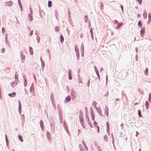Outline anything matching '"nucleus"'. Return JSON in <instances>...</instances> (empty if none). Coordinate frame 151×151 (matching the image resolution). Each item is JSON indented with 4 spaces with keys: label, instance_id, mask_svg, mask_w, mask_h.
I'll return each mask as SVG.
<instances>
[{
    "label": "nucleus",
    "instance_id": "1",
    "mask_svg": "<svg viewBox=\"0 0 151 151\" xmlns=\"http://www.w3.org/2000/svg\"><path fill=\"white\" fill-rule=\"evenodd\" d=\"M63 124L64 127L65 129V130L68 133L69 131L68 128V125L66 122L65 121H64Z\"/></svg>",
    "mask_w": 151,
    "mask_h": 151
},
{
    "label": "nucleus",
    "instance_id": "2",
    "mask_svg": "<svg viewBox=\"0 0 151 151\" xmlns=\"http://www.w3.org/2000/svg\"><path fill=\"white\" fill-rule=\"evenodd\" d=\"M40 125L41 127L42 130V131H44V127L43 121L42 120H41L40 121Z\"/></svg>",
    "mask_w": 151,
    "mask_h": 151
},
{
    "label": "nucleus",
    "instance_id": "3",
    "mask_svg": "<svg viewBox=\"0 0 151 151\" xmlns=\"http://www.w3.org/2000/svg\"><path fill=\"white\" fill-rule=\"evenodd\" d=\"M20 54L21 57L22 61V63H24V62L25 56L24 55L22 51L21 52Z\"/></svg>",
    "mask_w": 151,
    "mask_h": 151
},
{
    "label": "nucleus",
    "instance_id": "4",
    "mask_svg": "<svg viewBox=\"0 0 151 151\" xmlns=\"http://www.w3.org/2000/svg\"><path fill=\"white\" fill-rule=\"evenodd\" d=\"M13 3L12 1H10L8 2H6L4 5L6 6H11L13 5Z\"/></svg>",
    "mask_w": 151,
    "mask_h": 151
},
{
    "label": "nucleus",
    "instance_id": "5",
    "mask_svg": "<svg viewBox=\"0 0 151 151\" xmlns=\"http://www.w3.org/2000/svg\"><path fill=\"white\" fill-rule=\"evenodd\" d=\"M90 114L92 118V119L93 121H94L95 119V115L93 111V109L90 111Z\"/></svg>",
    "mask_w": 151,
    "mask_h": 151
},
{
    "label": "nucleus",
    "instance_id": "6",
    "mask_svg": "<svg viewBox=\"0 0 151 151\" xmlns=\"http://www.w3.org/2000/svg\"><path fill=\"white\" fill-rule=\"evenodd\" d=\"M57 107H58V111L59 115H62V111L61 110L60 107L59 105H58Z\"/></svg>",
    "mask_w": 151,
    "mask_h": 151
},
{
    "label": "nucleus",
    "instance_id": "7",
    "mask_svg": "<svg viewBox=\"0 0 151 151\" xmlns=\"http://www.w3.org/2000/svg\"><path fill=\"white\" fill-rule=\"evenodd\" d=\"M50 127L55 125V122L53 118L52 117L50 121Z\"/></svg>",
    "mask_w": 151,
    "mask_h": 151
},
{
    "label": "nucleus",
    "instance_id": "8",
    "mask_svg": "<svg viewBox=\"0 0 151 151\" xmlns=\"http://www.w3.org/2000/svg\"><path fill=\"white\" fill-rule=\"evenodd\" d=\"M23 77L24 80V84L25 87H26L27 85V81L26 77L25 75H23Z\"/></svg>",
    "mask_w": 151,
    "mask_h": 151
},
{
    "label": "nucleus",
    "instance_id": "9",
    "mask_svg": "<svg viewBox=\"0 0 151 151\" xmlns=\"http://www.w3.org/2000/svg\"><path fill=\"white\" fill-rule=\"evenodd\" d=\"M96 111L99 114V115L101 116H102V112L101 109L99 107H97L96 108Z\"/></svg>",
    "mask_w": 151,
    "mask_h": 151
},
{
    "label": "nucleus",
    "instance_id": "10",
    "mask_svg": "<svg viewBox=\"0 0 151 151\" xmlns=\"http://www.w3.org/2000/svg\"><path fill=\"white\" fill-rule=\"evenodd\" d=\"M65 100V103H68L69 102L71 99V97L69 96H68L66 98Z\"/></svg>",
    "mask_w": 151,
    "mask_h": 151
},
{
    "label": "nucleus",
    "instance_id": "11",
    "mask_svg": "<svg viewBox=\"0 0 151 151\" xmlns=\"http://www.w3.org/2000/svg\"><path fill=\"white\" fill-rule=\"evenodd\" d=\"M46 133L48 139L49 140H51V138L50 137V132L49 131H47L46 132Z\"/></svg>",
    "mask_w": 151,
    "mask_h": 151
},
{
    "label": "nucleus",
    "instance_id": "12",
    "mask_svg": "<svg viewBox=\"0 0 151 151\" xmlns=\"http://www.w3.org/2000/svg\"><path fill=\"white\" fill-rule=\"evenodd\" d=\"M79 119L81 126L83 127V128H84V124L83 118V117H81L79 118Z\"/></svg>",
    "mask_w": 151,
    "mask_h": 151
},
{
    "label": "nucleus",
    "instance_id": "13",
    "mask_svg": "<svg viewBox=\"0 0 151 151\" xmlns=\"http://www.w3.org/2000/svg\"><path fill=\"white\" fill-rule=\"evenodd\" d=\"M104 111L105 113L106 114V116H108V109L106 106H105V107L104 108Z\"/></svg>",
    "mask_w": 151,
    "mask_h": 151
},
{
    "label": "nucleus",
    "instance_id": "14",
    "mask_svg": "<svg viewBox=\"0 0 151 151\" xmlns=\"http://www.w3.org/2000/svg\"><path fill=\"white\" fill-rule=\"evenodd\" d=\"M16 95V93L15 92H12L11 93L8 94V95L10 97H14Z\"/></svg>",
    "mask_w": 151,
    "mask_h": 151
},
{
    "label": "nucleus",
    "instance_id": "15",
    "mask_svg": "<svg viewBox=\"0 0 151 151\" xmlns=\"http://www.w3.org/2000/svg\"><path fill=\"white\" fill-rule=\"evenodd\" d=\"M145 31V28L144 27H142L140 31V35L142 36H143V34L144 33Z\"/></svg>",
    "mask_w": 151,
    "mask_h": 151
},
{
    "label": "nucleus",
    "instance_id": "16",
    "mask_svg": "<svg viewBox=\"0 0 151 151\" xmlns=\"http://www.w3.org/2000/svg\"><path fill=\"white\" fill-rule=\"evenodd\" d=\"M82 143L83 145L84 146V148L86 150H88V148L86 146V143H85L84 141L83 140H82Z\"/></svg>",
    "mask_w": 151,
    "mask_h": 151
},
{
    "label": "nucleus",
    "instance_id": "17",
    "mask_svg": "<svg viewBox=\"0 0 151 151\" xmlns=\"http://www.w3.org/2000/svg\"><path fill=\"white\" fill-rule=\"evenodd\" d=\"M148 17L149 19L147 21V24H149L150 22L151 21V14L150 13H149L148 14Z\"/></svg>",
    "mask_w": 151,
    "mask_h": 151
},
{
    "label": "nucleus",
    "instance_id": "18",
    "mask_svg": "<svg viewBox=\"0 0 151 151\" xmlns=\"http://www.w3.org/2000/svg\"><path fill=\"white\" fill-rule=\"evenodd\" d=\"M68 21L70 24V25L72 26V24H73V22H72V20L71 19V17H68Z\"/></svg>",
    "mask_w": 151,
    "mask_h": 151
},
{
    "label": "nucleus",
    "instance_id": "19",
    "mask_svg": "<svg viewBox=\"0 0 151 151\" xmlns=\"http://www.w3.org/2000/svg\"><path fill=\"white\" fill-rule=\"evenodd\" d=\"M39 12L40 17L42 18H43V17L42 16V14H43L44 15H45V13L42 10H40V9H39Z\"/></svg>",
    "mask_w": 151,
    "mask_h": 151
},
{
    "label": "nucleus",
    "instance_id": "20",
    "mask_svg": "<svg viewBox=\"0 0 151 151\" xmlns=\"http://www.w3.org/2000/svg\"><path fill=\"white\" fill-rule=\"evenodd\" d=\"M60 42L61 43H62L64 40V39L63 36L62 35H60Z\"/></svg>",
    "mask_w": 151,
    "mask_h": 151
},
{
    "label": "nucleus",
    "instance_id": "21",
    "mask_svg": "<svg viewBox=\"0 0 151 151\" xmlns=\"http://www.w3.org/2000/svg\"><path fill=\"white\" fill-rule=\"evenodd\" d=\"M28 17H29V21L31 22L33 20V18L32 15H30V14H28Z\"/></svg>",
    "mask_w": 151,
    "mask_h": 151
},
{
    "label": "nucleus",
    "instance_id": "22",
    "mask_svg": "<svg viewBox=\"0 0 151 151\" xmlns=\"http://www.w3.org/2000/svg\"><path fill=\"white\" fill-rule=\"evenodd\" d=\"M59 118L60 122V123L62 124L63 123V117L62 115H59Z\"/></svg>",
    "mask_w": 151,
    "mask_h": 151
},
{
    "label": "nucleus",
    "instance_id": "23",
    "mask_svg": "<svg viewBox=\"0 0 151 151\" xmlns=\"http://www.w3.org/2000/svg\"><path fill=\"white\" fill-rule=\"evenodd\" d=\"M111 137L112 138V143L114 145V136L113 134L112 133H111Z\"/></svg>",
    "mask_w": 151,
    "mask_h": 151
},
{
    "label": "nucleus",
    "instance_id": "24",
    "mask_svg": "<svg viewBox=\"0 0 151 151\" xmlns=\"http://www.w3.org/2000/svg\"><path fill=\"white\" fill-rule=\"evenodd\" d=\"M122 23H119L118 24V25L116 27V29H119L120 27H122V26L123 25Z\"/></svg>",
    "mask_w": 151,
    "mask_h": 151
},
{
    "label": "nucleus",
    "instance_id": "25",
    "mask_svg": "<svg viewBox=\"0 0 151 151\" xmlns=\"http://www.w3.org/2000/svg\"><path fill=\"white\" fill-rule=\"evenodd\" d=\"M50 96V99H51V102H52V101H54L53 94V93L51 92V93Z\"/></svg>",
    "mask_w": 151,
    "mask_h": 151
},
{
    "label": "nucleus",
    "instance_id": "26",
    "mask_svg": "<svg viewBox=\"0 0 151 151\" xmlns=\"http://www.w3.org/2000/svg\"><path fill=\"white\" fill-rule=\"evenodd\" d=\"M17 84V81H16L15 82H12L11 83V85L12 87H13Z\"/></svg>",
    "mask_w": 151,
    "mask_h": 151
},
{
    "label": "nucleus",
    "instance_id": "27",
    "mask_svg": "<svg viewBox=\"0 0 151 151\" xmlns=\"http://www.w3.org/2000/svg\"><path fill=\"white\" fill-rule=\"evenodd\" d=\"M29 51L30 52V54L31 55H32L33 54L32 48L31 47H29Z\"/></svg>",
    "mask_w": 151,
    "mask_h": 151
},
{
    "label": "nucleus",
    "instance_id": "28",
    "mask_svg": "<svg viewBox=\"0 0 151 151\" xmlns=\"http://www.w3.org/2000/svg\"><path fill=\"white\" fill-rule=\"evenodd\" d=\"M18 138L19 139V140L21 142H23V140L22 139V136H21L20 135H18Z\"/></svg>",
    "mask_w": 151,
    "mask_h": 151
},
{
    "label": "nucleus",
    "instance_id": "29",
    "mask_svg": "<svg viewBox=\"0 0 151 151\" xmlns=\"http://www.w3.org/2000/svg\"><path fill=\"white\" fill-rule=\"evenodd\" d=\"M143 16L144 17V18L147 17V13L145 10L144 11V13L143 14Z\"/></svg>",
    "mask_w": 151,
    "mask_h": 151
},
{
    "label": "nucleus",
    "instance_id": "30",
    "mask_svg": "<svg viewBox=\"0 0 151 151\" xmlns=\"http://www.w3.org/2000/svg\"><path fill=\"white\" fill-rule=\"evenodd\" d=\"M51 129L52 130V131L53 132H54L55 130V125H52V126H51L50 127Z\"/></svg>",
    "mask_w": 151,
    "mask_h": 151
},
{
    "label": "nucleus",
    "instance_id": "31",
    "mask_svg": "<svg viewBox=\"0 0 151 151\" xmlns=\"http://www.w3.org/2000/svg\"><path fill=\"white\" fill-rule=\"evenodd\" d=\"M100 7L101 10L103 9L104 5L102 2H100Z\"/></svg>",
    "mask_w": 151,
    "mask_h": 151
},
{
    "label": "nucleus",
    "instance_id": "32",
    "mask_svg": "<svg viewBox=\"0 0 151 151\" xmlns=\"http://www.w3.org/2000/svg\"><path fill=\"white\" fill-rule=\"evenodd\" d=\"M52 1H48V6L49 7L52 6Z\"/></svg>",
    "mask_w": 151,
    "mask_h": 151
},
{
    "label": "nucleus",
    "instance_id": "33",
    "mask_svg": "<svg viewBox=\"0 0 151 151\" xmlns=\"http://www.w3.org/2000/svg\"><path fill=\"white\" fill-rule=\"evenodd\" d=\"M36 39L37 41V42L38 43H39L40 42V37L38 35H37Z\"/></svg>",
    "mask_w": 151,
    "mask_h": 151
},
{
    "label": "nucleus",
    "instance_id": "34",
    "mask_svg": "<svg viewBox=\"0 0 151 151\" xmlns=\"http://www.w3.org/2000/svg\"><path fill=\"white\" fill-rule=\"evenodd\" d=\"M83 117V112L81 110H80V113L79 115V118H80L81 117Z\"/></svg>",
    "mask_w": 151,
    "mask_h": 151
},
{
    "label": "nucleus",
    "instance_id": "35",
    "mask_svg": "<svg viewBox=\"0 0 151 151\" xmlns=\"http://www.w3.org/2000/svg\"><path fill=\"white\" fill-rule=\"evenodd\" d=\"M81 48H82V50H81V52L83 53V52H84V46H83V43H82L81 44Z\"/></svg>",
    "mask_w": 151,
    "mask_h": 151
},
{
    "label": "nucleus",
    "instance_id": "36",
    "mask_svg": "<svg viewBox=\"0 0 151 151\" xmlns=\"http://www.w3.org/2000/svg\"><path fill=\"white\" fill-rule=\"evenodd\" d=\"M41 64H42V65H41L42 68V69H43L45 66V63L44 62V61H43L41 63Z\"/></svg>",
    "mask_w": 151,
    "mask_h": 151
},
{
    "label": "nucleus",
    "instance_id": "37",
    "mask_svg": "<svg viewBox=\"0 0 151 151\" xmlns=\"http://www.w3.org/2000/svg\"><path fill=\"white\" fill-rule=\"evenodd\" d=\"M138 115L140 117H142V116L141 115V111L140 110H138Z\"/></svg>",
    "mask_w": 151,
    "mask_h": 151
},
{
    "label": "nucleus",
    "instance_id": "38",
    "mask_svg": "<svg viewBox=\"0 0 151 151\" xmlns=\"http://www.w3.org/2000/svg\"><path fill=\"white\" fill-rule=\"evenodd\" d=\"M86 120L87 122H90V120L89 119V118L88 116L87 115V114H86Z\"/></svg>",
    "mask_w": 151,
    "mask_h": 151
},
{
    "label": "nucleus",
    "instance_id": "39",
    "mask_svg": "<svg viewBox=\"0 0 151 151\" xmlns=\"http://www.w3.org/2000/svg\"><path fill=\"white\" fill-rule=\"evenodd\" d=\"M76 56H77V59L78 60H79V52H76Z\"/></svg>",
    "mask_w": 151,
    "mask_h": 151
},
{
    "label": "nucleus",
    "instance_id": "40",
    "mask_svg": "<svg viewBox=\"0 0 151 151\" xmlns=\"http://www.w3.org/2000/svg\"><path fill=\"white\" fill-rule=\"evenodd\" d=\"M148 101H151V93H150L149 94V98L148 99Z\"/></svg>",
    "mask_w": 151,
    "mask_h": 151
},
{
    "label": "nucleus",
    "instance_id": "41",
    "mask_svg": "<svg viewBox=\"0 0 151 151\" xmlns=\"http://www.w3.org/2000/svg\"><path fill=\"white\" fill-rule=\"evenodd\" d=\"M138 25L139 27H141L142 26V24L140 21H139L138 22Z\"/></svg>",
    "mask_w": 151,
    "mask_h": 151
},
{
    "label": "nucleus",
    "instance_id": "42",
    "mask_svg": "<svg viewBox=\"0 0 151 151\" xmlns=\"http://www.w3.org/2000/svg\"><path fill=\"white\" fill-rule=\"evenodd\" d=\"M88 19V17L87 15H85L84 16L85 21L86 23H87Z\"/></svg>",
    "mask_w": 151,
    "mask_h": 151
},
{
    "label": "nucleus",
    "instance_id": "43",
    "mask_svg": "<svg viewBox=\"0 0 151 151\" xmlns=\"http://www.w3.org/2000/svg\"><path fill=\"white\" fill-rule=\"evenodd\" d=\"M5 138L6 143H9L7 136L6 134L5 135Z\"/></svg>",
    "mask_w": 151,
    "mask_h": 151
},
{
    "label": "nucleus",
    "instance_id": "44",
    "mask_svg": "<svg viewBox=\"0 0 151 151\" xmlns=\"http://www.w3.org/2000/svg\"><path fill=\"white\" fill-rule=\"evenodd\" d=\"M104 140L106 141L108 140V139L107 138V136L106 135H104Z\"/></svg>",
    "mask_w": 151,
    "mask_h": 151
},
{
    "label": "nucleus",
    "instance_id": "45",
    "mask_svg": "<svg viewBox=\"0 0 151 151\" xmlns=\"http://www.w3.org/2000/svg\"><path fill=\"white\" fill-rule=\"evenodd\" d=\"M55 29L56 32H58L59 30V29L58 27L57 26H56V27H55Z\"/></svg>",
    "mask_w": 151,
    "mask_h": 151
},
{
    "label": "nucleus",
    "instance_id": "46",
    "mask_svg": "<svg viewBox=\"0 0 151 151\" xmlns=\"http://www.w3.org/2000/svg\"><path fill=\"white\" fill-rule=\"evenodd\" d=\"M106 126H107V129H108V130L109 129H110V126L109 124V123L108 122H106Z\"/></svg>",
    "mask_w": 151,
    "mask_h": 151
},
{
    "label": "nucleus",
    "instance_id": "47",
    "mask_svg": "<svg viewBox=\"0 0 151 151\" xmlns=\"http://www.w3.org/2000/svg\"><path fill=\"white\" fill-rule=\"evenodd\" d=\"M34 88V84L33 83H32L31 86L30 88V91H31V90H32V89H33Z\"/></svg>",
    "mask_w": 151,
    "mask_h": 151
},
{
    "label": "nucleus",
    "instance_id": "48",
    "mask_svg": "<svg viewBox=\"0 0 151 151\" xmlns=\"http://www.w3.org/2000/svg\"><path fill=\"white\" fill-rule=\"evenodd\" d=\"M138 91L141 94H143L144 92L142 90L139 88L138 89Z\"/></svg>",
    "mask_w": 151,
    "mask_h": 151
},
{
    "label": "nucleus",
    "instance_id": "49",
    "mask_svg": "<svg viewBox=\"0 0 151 151\" xmlns=\"http://www.w3.org/2000/svg\"><path fill=\"white\" fill-rule=\"evenodd\" d=\"M19 108H22V105L21 103L20 102V101L19 100Z\"/></svg>",
    "mask_w": 151,
    "mask_h": 151
},
{
    "label": "nucleus",
    "instance_id": "50",
    "mask_svg": "<svg viewBox=\"0 0 151 151\" xmlns=\"http://www.w3.org/2000/svg\"><path fill=\"white\" fill-rule=\"evenodd\" d=\"M96 104H97V103L95 101H94L93 102L92 105L94 106V107L95 108V107L96 106Z\"/></svg>",
    "mask_w": 151,
    "mask_h": 151
},
{
    "label": "nucleus",
    "instance_id": "51",
    "mask_svg": "<svg viewBox=\"0 0 151 151\" xmlns=\"http://www.w3.org/2000/svg\"><path fill=\"white\" fill-rule=\"evenodd\" d=\"M25 121V118H23L22 119V122L23 124V126L24 125V123Z\"/></svg>",
    "mask_w": 151,
    "mask_h": 151
},
{
    "label": "nucleus",
    "instance_id": "52",
    "mask_svg": "<svg viewBox=\"0 0 151 151\" xmlns=\"http://www.w3.org/2000/svg\"><path fill=\"white\" fill-rule=\"evenodd\" d=\"M120 7L122 10V11L123 13H124V10H123V6L122 4H120Z\"/></svg>",
    "mask_w": 151,
    "mask_h": 151
},
{
    "label": "nucleus",
    "instance_id": "53",
    "mask_svg": "<svg viewBox=\"0 0 151 151\" xmlns=\"http://www.w3.org/2000/svg\"><path fill=\"white\" fill-rule=\"evenodd\" d=\"M66 30L67 32H68V35H69V33L70 32V31L68 29V27H67V28L66 29Z\"/></svg>",
    "mask_w": 151,
    "mask_h": 151
},
{
    "label": "nucleus",
    "instance_id": "54",
    "mask_svg": "<svg viewBox=\"0 0 151 151\" xmlns=\"http://www.w3.org/2000/svg\"><path fill=\"white\" fill-rule=\"evenodd\" d=\"M71 94L72 97V99L73 100H74V99L76 97V96L75 95L73 94L72 93H71Z\"/></svg>",
    "mask_w": 151,
    "mask_h": 151
},
{
    "label": "nucleus",
    "instance_id": "55",
    "mask_svg": "<svg viewBox=\"0 0 151 151\" xmlns=\"http://www.w3.org/2000/svg\"><path fill=\"white\" fill-rule=\"evenodd\" d=\"M68 75V78L69 80H70L72 79V76L71 74Z\"/></svg>",
    "mask_w": 151,
    "mask_h": 151
},
{
    "label": "nucleus",
    "instance_id": "56",
    "mask_svg": "<svg viewBox=\"0 0 151 151\" xmlns=\"http://www.w3.org/2000/svg\"><path fill=\"white\" fill-rule=\"evenodd\" d=\"M90 32L91 35L93 34L92 28H91L90 29Z\"/></svg>",
    "mask_w": 151,
    "mask_h": 151
},
{
    "label": "nucleus",
    "instance_id": "57",
    "mask_svg": "<svg viewBox=\"0 0 151 151\" xmlns=\"http://www.w3.org/2000/svg\"><path fill=\"white\" fill-rule=\"evenodd\" d=\"M18 74H16V73H15V79H18Z\"/></svg>",
    "mask_w": 151,
    "mask_h": 151
},
{
    "label": "nucleus",
    "instance_id": "58",
    "mask_svg": "<svg viewBox=\"0 0 151 151\" xmlns=\"http://www.w3.org/2000/svg\"><path fill=\"white\" fill-rule=\"evenodd\" d=\"M30 14H32V9L31 8V6H30Z\"/></svg>",
    "mask_w": 151,
    "mask_h": 151
},
{
    "label": "nucleus",
    "instance_id": "59",
    "mask_svg": "<svg viewBox=\"0 0 151 151\" xmlns=\"http://www.w3.org/2000/svg\"><path fill=\"white\" fill-rule=\"evenodd\" d=\"M139 4H141L142 2V0H136Z\"/></svg>",
    "mask_w": 151,
    "mask_h": 151
},
{
    "label": "nucleus",
    "instance_id": "60",
    "mask_svg": "<svg viewBox=\"0 0 151 151\" xmlns=\"http://www.w3.org/2000/svg\"><path fill=\"white\" fill-rule=\"evenodd\" d=\"M90 82V79H89L88 81V82L87 83V85L88 86H89Z\"/></svg>",
    "mask_w": 151,
    "mask_h": 151
},
{
    "label": "nucleus",
    "instance_id": "61",
    "mask_svg": "<svg viewBox=\"0 0 151 151\" xmlns=\"http://www.w3.org/2000/svg\"><path fill=\"white\" fill-rule=\"evenodd\" d=\"M52 105H53V107H54V108H55V107H56L55 104L53 103V101H52Z\"/></svg>",
    "mask_w": 151,
    "mask_h": 151
},
{
    "label": "nucleus",
    "instance_id": "62",
    "mask_svg": "<svg viewBox=\"0 0 151 151\" xmlns=\"http://www.w3.org/2000/svg\"><path fill=\"white\" fill-rule=\"evenodd\" d=\"M5 42H6V44L7 45H8L9 44V42L8 41V39H5Z\"/></svg>",
    "mask_w": 151,
    "mask_h": 151
},
{
    "label": "nucleus",
    "instance_id": "63",
    "mask_svg": "<svg viewBox=\"0 0 151 151\" xmlns=\"http://www.w3.org/2000/svg\"><path fill=\"white\" fill-rule=\"evenodd\" d=\"M93 124L95 126H96L97 124V123L96 122V121H94L93 122Z\"/></svg>",
    "mask_w": 151,
    "mask_h": 151
},
{
    "label": "nucleus",
    "instance_id": "64",
    "mask_svg": "<svg viewBox=\"0 0 151 151\" xmlns=\"http://www.w3.org/2000/svg\"><path fill=\"white\" fill-rule=\"evenodd\" d=\"M2 31L3 33H4V32H5V29L4 27L2 28Z\"/></svg>",
    "mask_w": 151,
    "mask_h": 151
}]
</instances>
